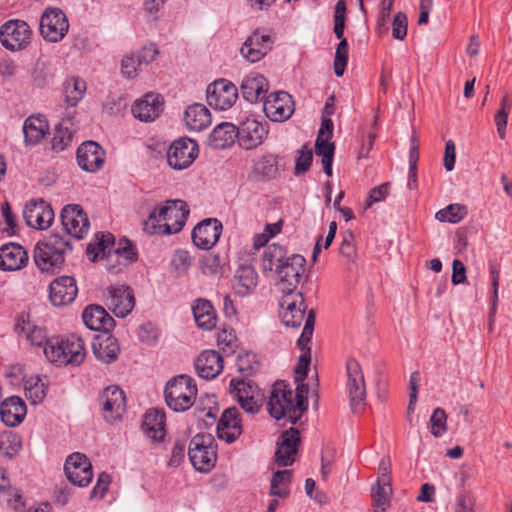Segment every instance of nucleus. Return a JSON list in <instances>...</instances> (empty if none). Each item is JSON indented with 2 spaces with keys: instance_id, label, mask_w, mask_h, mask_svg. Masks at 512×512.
Instances as JSON below:
<instances>
[{
  "instance_id": "obj_39",
  "label": "nucleus",
  "mask_w": 512,
  "mask_h": 512,
  "mask_svg": "<svg viewBox=\"0 0 512 512\" xmlns=\"http://www.w3.org/2000/svg\"><path fill=\"white\" fill-rule=\"evenodd\" d=\"M236 138V126L231 123L224 122L213 129L209 135L208 143L212 148L221 150L231 146L235 142Z\"/></svg>"
},
{
  "instance_id": "obj_54",
  "label": "nucleus",
  "mask_w": 512,
  "mask_h": 512,
  "mask_svg": "<svg viewBox=\"0 0 512 512\" xmlns=\"http://www.w3.org/2000/svg\"><path fill=\"white\" fill-rule=\"evenodd\" d=\"M236 366L242 375L251 376L258 370L259 363L255 354L246 352L237 356Z\"/></svg>"
},
{
  "instance_id": "obj_50",
  "label": "nucleus",
  "mask_w": 512,
  "mask_h": 512,
  "mask_svg": "<svg viewBox=\"0 0 512 512\" xmlns=\"http://www.w3.org/2000/svg\"><path fill=\"white\" fill-rule=\"evenodd\" d=\"M511 109V101L509 100L508 94H505L501 99L500 109L496 112L494 120L497 127V132L500 139H504L506 135V126L508 121V115Z\"/></svg>"
},
{
  "instance_id": "obj_43",
  "label": "nucleus",
  "mask_w": 512,
  "mask_h": 512,
  "mask_svg": "<svg viewBox=\"0 0 512 512\" xmlns=\"http://www.w3.org/2000/svg\"><path fill=\"white\" fill-rule=\"evenodd\" d=\"M16 331L19 334L25 336V338L33 346L42 347L43 349L47 346V343L52 339H48L46 332L43 328L32 325L30 322L25 320H18L16 324Z\"/></svg>"
},
{
  "instance_id": "obj_44",
  "label": "nucleus",
  "mask_w": 512,
  "mask_h": 512,
  "mask_svg": "<svg viewBox=\"0 0 512 512\" xmlns=\"http://www.w3.org/2000/svg\"><path fill=\"white\" fill-rule=\"evenodd\" d=\"M70 120L61 121L54 129L51 140L52 149L56 152H62L71 145L73 133L70 129Z\"/></svg>"
},
{
  "instance_id": "obj_45",
  "label": "nucleus",
  "mask_w": 512,
  "mask_h": 512,
  "mask_svg": "<svg viewBox=\"0 0 512 512\" xmlns=\"http://www.w3.org/2000/svg\"><path fill=\"white\" fill-rule=\"evenodd\" d=\"M85 91L86 83L78 77H71L64 82L63 94L70 106H76L83 98Z\"/></svg>"
},
{
  "instance_id": "obj_9",
  "label": "nucleus",
  "mask_w": 512,
  "mask_h": 512,
  "mask_svg": "<svg viewBox=\"0 0 512 512\" xmlns=\"http://www.w3.org/2000/svg\"><path fill=\"white\" fill-rule=\"evenodd\" d=\"M199 147L190 138H180L172 142L167 152V161L171 168L183 170L189 167L198 157Z\"/></svg>"
},
{
  "instance_id": "obj_16",
  "label": "nucleus",
  "mask_w": 512,
  "mask_h": 512,
  "mask_svg": "<svg viewBox=\"0 0 512 512\" xmlns=\"http://www.w3.org/2000/svg\"><path fill=\"white\" fill-rule=\"evenodd\" d=\"M61 222L67 235L77 239L84 238L90 228L87 214L77 204H69L62 209Z\"/></svg>"
},
{
  "instance_id": "obj_46",
  "label": "nucleus",
  "mask_w": 512,
  "mask_h": 512,
  "mask_svg": "<svg viewBox=\"0 0 512 512\" xmlns=\"http://www.w3.org/2000/svg\"><path fill=\"white\" fill-rule=\"evenodd\" d=\"M25 396L31 404L41 403L46 396V386L42 379L36 376H30L24 382Z\"/></svg>"
},
{
  "instance_id": "obj_27",
  "label": "nucleus",
  "mask_w": 512,
  "mask_h": 512,
  "mask_svg": "<svg viewBox=\"0 0 512 512\" xmlns=\"http://www.w3.org/2000/svg\"><path fill=\"white\" fill-rule=\"evenodd\" d=\"M77 293L76 280L71 276L57 278L49 286V297L55 306H63L73 302Z\"/></svg>"
},
{
  "instance_id": "obj_48",
  "label": "nucleus",
  "mask_w": 512,
  "mask_h": 512,
  "mask_svg": "<svg viewBox=\"0 0 512 512\" xmlns=\"http://www.w3.org/2000/svg\"><path fill=\"white\" fill-rule=\"evenodd\" d=\"M291 470H279L274 473L271 480V494L278 497H286L289 494V484L291 482Z\"/></svg>"
},
{
  "instance_id": "obj_7",
  "label": "nucleus",
  "mask_w": 512,
  "mask_h": 512,
  "mask_svg": "<svg viewBox=\"0 0 512 512\" xmlns=\"http://www.w3.org/2000/svg\"><path fill=\"white\" fill-rule=\"evenodd\" d=\"M188 456L193 467L201 472L210 471L217 460L216 446L211 434H197L189 444Z\"/></svg>"
},
{
  "instance_id": "obj_29",
  "label": "nucleus",
  "mask_w": 512,
  "mask_h": 512,
  "mask_svg": "<svg viewBox=\"0 0 512 512\" xmlns=\"http://www.w3.org/2000/svg\"><path fill=\"white\" fill-rule=\"evenodd\" d=\"M240 89L246 101L256 103L267 97L269 83L263 75L252 72L243 78Z\"/></svg>"
},
{
  "instance_id": "obj_15",
  "label": "nucleus",
  "mask_w": 512,
  "mask_h": 512,
  "mask_svg": "<svg viewBox=\"0 0 512 512\" xmlns=\"http://www.w3.org/2000/svg\"><path fill=\"white\" fill-rule=\"evenodd\" d=\"M347 370V389L349 392L350 405L354 412L363 405L366 397V386L364 375L359 362L355 359H348L346 363Z\"/></svg>"
},
{
  "instance_id": "obj_31",
  "label": "nucleus",
  "mask_w": 512,
  "mask_h": 512,
  "mask_svg": "<svg viewBox=\"0 0 512 512\" xmlns=\"http://www.w3.org/2000/svg\"><path fill=\"white\" fill-rule=\"evenodd\" d=\"M195 368L201 378L214 379L223 370V358L215 350H205L196 359Z\"/></svg>"
},
{
  "instance_id": "obj_6",
  "label": "nucleus",
  "mask_w": 512,
  "mask_h": 512,
  "mask_svg": "<svg viewBox=\"0 0 512 512\" xmlns=\"http://www.w3.org/2000/svg\"><path fill=\"white\" fill-rule=\"evenodd\" d=\"M195 380L187 375H178L168 381L165 388L167 405L175 412H184L194 403L197 396Z\"/></svg>"
},
{
  "instance_id": "obj_3",
  "label": "nucleus",
  "mask_w": 512,
  "mask_h": 512,
  "mask_svg": "<svg viewBox=\"0 0 512 512\" xmlns=\"http://www.w3.org/2000/svg\"><path fill=\"white\" fill-rule=\"evenodd\" d=\"M72 252L68 235L52 233L39 241L34 249V261L42 271H50L64 263L65 256Z\"/></svg>"
},
{
  "instance_id": "obj_18",
  "label": "nucleus",
  "mask_w": 512,
  "mask_h": 512,
  "mask_svg": "<svg viewBox=\"0 0 512 512\" xmlns=\"http://www.w3.org/2000/svg\"><path fill=\"white\" fill-rule=\"evenodd\" d=\"M68 480L80 487L87 486L93 478L92 465L85 454L75 452L68 456L64 465Z\"/></svg>"
},
{
  "instance_id": "obj_60",
  "label": "nucleus",
  "mask_w": 512,
  "mask_h": 512,
  "mask_svg": "<svg viewBox=\"0 0 512 512\" xmlns=\"http://www.w3.org/2000/svg\"><path fill=\"white\" fill-rule=\"evenodd\" d=\"M171 265L173 269L177 272L178 276L184 275L191 266V257L186 250H177L175 251Z\"/></svg>"
},
{
  "instance_id": "obj_51",
  "label": "nucleus",
  "mask_w": 512,
  "mask_h": 512,
  "mask_svg": "<svg viewBox=\"0 0 512 512\" xmlns=\"http://www.w3.org/2000/svg\"><path fill=\"white\" fill-rule=\"evenodd\" d=\"M283 292L284 295L280 302V312L293 311L306 306L304 296L301 292L295 290Z\"/></svg>"
},
{
  "instance_id": "obj_34",
  "label": "nucleus",
  "mask_w": 512,
  "mask_h": 512,
  "mask_svg": "<svg viewBox=\"0 0 512 512\" xmlns=\"http://www.w3.org/2000/svg\"><path fill=\"white\" fill-rule=\"evenodd\" d=\"M84 324L90 330L95 331H109L115 325L114 319L107 313V311L98 305H90L85 308L82 314Z\"/></svg>"
},
{
  "instance_id": "obj_41",
  "label": "nucleus",
  "mask_w": 512,
  "mask_h": 512,
  "mask_svg": "<svg viewBox=\"0 0 512 512\" xmlns=\"http://www.w3.org/2000/svg\"><path fill=\"white\" fill-rule=\"evenodd\" d=\"M49 130L47 120L43 116H30L23 125L24 139L27 144H37Z\"/></svg>"
},
{
  "instance_id": "obj_47",
  "label": "nucleus",
  "mask_w": 512,
  "mask_h": 512,
  "mask_svg": "<svg viewBox=\"0 0 512 512\" xmlns=\"http://www.w3.org/2000/svg\"><path fill=\"white\" fill-rule=\"evenodd\" d=\"M254 171L265 178H274L278 173V156L265 154L260 156L254 163Z\"/></svg>"
},
{
  "instance_id": "obj_63",
  "label": "nucleus",
  "mask_w": 512,
  "mask_h": 512,
  "mask_svg": "<svg viewBox=\"0 0 512 512\" xmlns=\"http://www.w3.org/2000/svg\"><path fill=\"white\" fill-rule=\"evenodd\" d=\"M407 16L403 12L395 14L392 22V35L397 40H403L407 35Z\"/></svg>"
},
{
  "instance_id": "obj_21",
  "label": "nucleus",
  "mask_w": 512,
  "mask_h": 512,
  "mask_svg": "<svg viewBox=\"0 0 512 512\" xmlns=\"http://www.w3.org/2000/svg\"><path fill=\"white\" fill-rule=\"evenodd\" d=\"M23 217L28 226L38 230H45L54 220V212L43 199L30 200L26 203Z\"/></svg>"
},
{
  "instance_id": "obj_19",
  "label": "nucleus",
  "mask_w": 512,
  "mask_h": 512,
  "mask_svg": "<svg viewBox=\"0 0 512 512\" xmlns=\"http://www.w3.org/2000/svg\"><path fill=\"white\" fill-rule=\"evenodd\" d=\"M107 307L117 316L126 317L135 306V297L129 286L112 285L107 288Z\"/></svg>"
},
{
  "instance_id": "obj_40",
  "label": "nucleus",
  "mask_w": 512,
  "mask_h": 512,
  "mask_svg": "<svg viewBox=\"0 0 512 512\" xmlns=\"http://www.w3.org/2000/svg\"><path fill=\"white\" fill-rule=\"evenodd\" d=\"M193 315L197 326L203 330H212L216 326L217 317L211 302L197 299L193 306Z\"/></svg>"
},
{
  "instance_id": "obj_59",
  "label": "nucleus",
  "mask_w": 512,
  "mask_h": 512,
  "mask_svg": "<svg viewBox=\"0 0 512 512\" xmlns=\"http://www.w3.org/2000/svg\"><path fill=\"white\" fill-rule=\"evenodd\" d=\"M137 336L141 342L147 345H154L159 339L160 331L156 325L147 322L139 327Z\"/></svg>"
},
{
  "instance_id": "obj_36",
  "label": "nucleus",
  "mask_w": 512,
  "mask_h": 512,
  "mask_svg": "<svg viewBox=\"0 0 512 512\" xmlns=\"http://www.w3.org/2000/svg\"><path fill=\"white\" fill-rule=\"evenodd\" d=\"M258 275L253 266L242 264L238 267L234 275L233 288L237 295L246 296L257 286Z\"/></svg>"
},
{
  "instance_id": "obj_10",
  "label": "nucleus",
  "mask_w": 512,
  "mask_h": 512,
  "mask_svg": "<svg viewBox=\"0 0 512 512\" xmlns=\"http://www.w3.org/2000/svg\"><path fill=\"white\" fill-rule=\"evenodd\" d=\"M208 104L216 110L230 109L238 98L237 87L227 79H218L206 90Z\"/></svg>"
},
{
  "instance_id": "obj_42",
  "label": "nucleus",
  "mask_w": 512,
  "mask_h": 512,
  "mask_svg": "<svg viewBox=\"0 0 512 512\" xmlns=\"http://www.w3.org/2000/svg\"><path fill=\"white\" fill-rule=\"evenodd\" d=\"M286 258H288V256L282 246L278 244L269 245L262 254L261 267L264 272L277 273Z\"/></svg>"
},
{
  "instance_id": "obj_26",
  "label": "nucleus",
  "mask_w": 512,
  "mask_h": 512,
  "mask_svg": "<svg viewBox=\"0 0 512 512\" xmlns=\"http://www.w3.org/2000/svg\"><path fill=\"white\" fill-rule=\"evenodd\" d=\"M271 48V36L256 30L243 43L240 53L248 62L255 63L261 60Z\"/></svg>"
},
{
  "instance_id": "obj_25",
  "label": "nucleus",
  "mask_w": 512,
  "mask_h": 512,
  "mask_svg": "<svg viewBox=\"0 0 512 512\" xmlns=\"http://www.w3.org/2000/svg\"><path fill=\"white\" fill-rule=\"evenodd\" d=\"M222 224L217 219H205L194 227L192 241L200 249L209 250L219 240Z\"/></svg>"
},
{
  "instance_id": "obj_14",
  "label": "nucleus",
  "mask_w": 512,
  "mask_h": 512,
  "mask_svg": "<svg viewBox=\"0 0 512 512\" xmlns=\"http://www.w3.org/2000/svg\"><path fill=\"white\" fill-rule=\"evenodd\" d=\"M306 259L299 254H292L285 259L276 273L283 291L295 290L304 277Z\"/></svg>"
},
{
  "instance_id": "obj_32",
  "label": "nucleus",
  "mask_w": 512,
  "mask_h": 512,
  "mask_svg": "<svg viewBox=\"0 0 512 512\" xmlns=\"http://www.w3.org/2000/svg\"><path fill=\"white\" fill-rule=\"evenodd\" d=\"M163 110V102L158 95L148 93L135 102L132 107L133 115L141 121H154Z\"/></svg>"
},
{
  "instance_id": "obj_2",
  "label": "nucleus",
  "mask_w": 512,
  "mask_h": 512,
  "mask_svg": "<svg viewBox=\"0 0 512 512\" xmlns=\"http://www.w3.org/2000/svg\"><path fill=\"white\" fill-rule=\"evenodd\" d=\"M88 255L93 254L92 261L98 258L105 259L106 269L111 273H119L114 264V258L121 259L119 265L127 267L131 262L136 260L137 253L133 245L127 240H120L117 247H114V237L112 234L96 235L94 243H90L87 247Z\"/></svg>"
},
{
  "instance_id": "obj_58",
  "label": "nucleus",
  "mask_w": 512,
  "mask_h": 512,
  "mask_svg": "<svg viewBox=\"0 0 512 512\" xmlns=\"http://www.w3.org/2000/svg\"><path fill=\"white\" fill-rule=\"evenodd\" d=\"M447 415L442 408H436L430 417V431L434 437H441L447 430Z\"/></svg>"
},
{
  "instance_id": "obj_62",
  "label": "nucleus",
  "mask_w": 512,
  "mask_h": 512,
  "mask_svg": "<svg viewBox=\"0 0 512 512\" xmlns=\"http://www.w3.org/2000/svg\"><path fill=\"white\" fill-rule=\"evenodd\" d=\"M299 155L295 161V169L294 173L296 175H300L305 173L311 166L313 153L310 148L304 146L301 150L298 151Z\"/></svg>"
},
{
  "instance_id": "obj_17",
  "label": "nucleus",
  "mask_w": 512,
  "mask_h": 512,
  "mask_svg": "<svg viewBox=\"0 0 512 512\" xmlns=\"http://www.w3.org/2000/svg\"><path fill=\"white\" fill-rule=\"evenodd\" d=\"M315 325V312L311 309L308 314L306 324H304V328L302 333L297 341V345L301 350V354L298 359V363L295 367V382L304 381L307 377L308 368L311 362V351L308 347L309 342L311 341L313 331Z\"/></svg>"
},
{
  "instance_id": "obj_1",
  "label": "nucleus",
  "mask_w": 512,
  "mask_h": 512,
  "mask_svg": "<svg viewBox=\"0 0 512 512\" xmlns=\"http://www.w3.org/2000/svg\"><path fill=\"white\" fill-rule=\"evenodd\" d=\"M189 216V208L183 200H167L156 206L142 223L149 235H170L180 232Z\"/></svg>"
},
{
  "instance_id": "obj_49",
  "label": "nucleus",
  "mask_w": 512,
  "mask_h": 512,
  "mask_svg": "<svg viewBox=\"0 0 512 512\" xmlns=\"http://www.w3.org/2000/svg\"><path fill=\"white\" fill-rule=\"evenodd\" d=\"M467 214V208L460 204H450L446 208L439 210L435 217L441 222L458 223Z\"/></svg>"
},
{
  "instance_id": "obj_11",
  "label": "nucleus",
  "mask_w": 512,
  "mask_h": 512,
  "mask_svg": "<svg viewBox=\"0 0 512 512\" xmlns=\"http://www.w3.org/2000/svg\"><path fill=\"white\" fill-rule=\"evenodd\" d=\"M269 133V124L254 118H247L237 128V140L240 147L252 150L263 144Z\"/></svg>"
},
{
  "instance_id": "obj_4",
  "label": "nucleus",
  "mask_w": 512,
  "mask_h": 512,
  "mask_svg": "<svg viewBox=\"0 0 512 512\" xmlns=\"http://www.w3.org/2000/svg\"><path fill=\"white\" fill-rule=\"evenodd\" d=\"M48 361L58 366H79L86 357V349L80 337L71 335L66 339H52L44 348Z\"/></svg>"
},
{
  "instance_id": "obj_33",
  "label": "nucleus",
  "mask_w": 512,
  "mask_h": 512,
  "mask_svg": "<svg viewBox=\"0 0 512 512\" xmlns=\"http://www.w3.org/2000/svg\"><path fill=\"white\" fill-rule=\"evenodd\" d=\"M92 350L99 361L110 364L117 360L120 353V345L114 336L103 334L94 339Z\"/></svg>"
},
{
  "instance_id": "obj_53",
  "label": "nucleus",
  "mask_w": 512,
  "mask_h": 512,
  "mask_svg": "<svg viewBox=\"0 0 512 512\" xmlns=\"http://www.w3.org/2000/svg\"><path fill=\"white\" fill-rule=\"evenodd\" d=\"M392 487H372V497L374 501V512H385L390 504Z\"/></svg>"
},
{
  "instance_id": "obj_56",
  "label": "nucleus",
  "mask_w": 512,
  "mask_h": 512,
  "mask_svg": "<svg viewBox=\"0 0 512 512\" xmlns=\"http://www.w3.org/2000/svg\"><path fill=\"white\" fill-rule=\"evenodd\" d=\"M21 448L20 442L16 435L6 434L0 437V454L8 459L18 454Z\"/></svg>"
},
{
  "instance_id": "obj_23",
  "label": "nucleus",
  "mask_w": 512,
  "mask_h": 512,
  "mask_svg": "<svg viewBox=\"0 0 512 512\" xmlns=\"http://www.w3.org/2000/svg\"><path fill=\"white\" fill-rule=\"evenodd\" d=\"M299 443L298 429L290 428L282 432L278 438L275 452V461L278 466H290L294 463Z\"/></svg>"
},
{
  "instance_id": "obj_13",
  "label": "nucleus",
  "mask_w": 512,
  "mask_h": 512,
  "mask_svg": "<svg viewBox=\"0 0 512 512\" xmlns=\"http://www.w3.org/2000/svg\"><path fill=\"white\" fill-rule=\"evenodd\" d=\"M295 110V104L290 94L284 91L268 95L263 103V111L273 122L288 120Z\"/></svg>"
},
{
  "instance_id": "obj_55",
  "label": "nucleus",
  "mask_w": 512,
  "mask_h": 512,
  "mask_svg": "<svg viewBox=\"0 0 512 512\" xmlns=\"http://www.w3.org/2000/svg\"><path fill=\"white\" fill-rule=\"evenodd\" d=\"M307 306L297 308L293 311L280 312L282 323L287 327L298 328L303 322L306 323L308 315H306ZM309 310L308 312H310ZM309 314V313H307Z\"/></svg>"
},
{
  "instance_id": "obj_35",
  "label": "nucleus",
  "mask_w": 512,
  "mask_h": 512,
  "mask_svg": "<svg viewBox=\"0 0 512 512\" xmlns=\"http://www.w3.org/2000/svg\"><path fill=\"white\" fill-rule=\"evenodd\" d=\"M26 412V404L18 396L8 397L0 405L1 419L10 427L20 424L23 421Z\"/></svg>"
},
{
  "instance_id": "obj_52",
  "label": "nucleus",
  "mask_w": 512,
  "mask_h": 512,
  "mask_svg": "<svg viewBox=\"0 0 512 512\" xmlns=\"http://www.w3.org/2000/svg\"><path fill=\"white\" fill-rule=\"evenodd\" d=\"M348 63V42L347 39H342L336 47L334 57V73L337 77H341L346 69Z\"/></svg>"
},
{
  "instance_id": "obj_22",
  "label": "nucleus",
  "mask_w": 512,
  "mask_h": 512,
  "mask_svg": "<svg viewBox=\"0 0 512 512\" xmlns=\"http://www.w3.org/2000/svg\"><path fill=\"white\" fill-rule=\"evenodd\" d=\"M230 392L244 411L251 414L259 411V389L252 381L232 379L230 381Z\"/></svg>"
},
{
  "instance_id": "obj_30",
  "label": "nucleus",
  "mask_w": 512,
  "mask_h": 512,
  "mask_svg": "<svg viewBox=\"0 0 512 512\" xmlns=\"http://www.w3.org/2000/svg\"><path fill=\"white\" fill-rule=\"evenodd\" d=\"M242 433V425L237 408H228L217 425V436L226 443H233Z\"/></svg>"
},
{
  "instance_id": "obj_64",
  "label": "nucleus",
  "mask_w": 512,
  "mask_h": 512,
  "mask_svg": "<svg viewBox=\"0 0 512 512\" xmlns=\"http://www.w3.org/2000/svg\"><path fill=\"white\" fill-rule=\"evenodd\" d=\"M475 499L470 492H464L456 497L454 512H475Z\"/></svg>"
},
{
  "instance_id": "obj_57",
  "label": "nucleus",
  "mask_w": 512,
  "mask_h": 512,
  "mask_svg": "<svg viewBox=\"0 0 512 512\" xmlns=\"http://www.w3.org/2000/svg\"><path fill=\"white\" fill-rule=\"evenodd\" d=\"M345 19H346V3L344 0H339L335 6L334 11V33L337 39L342 41V39H346L344 37V29H345Z\"/></svg>"
},
{
  "instance_id": "obj_12",
  "label": "nucleus",
  "mask_w": 512,
  "mask_h": 512,
  "mask_svg": "<svg viewBox=\"0 0 512 512\" xmlns=\"http://www.w3.org/2000/svg\"><path fill=\"white\" fill-rule=\"evenodd\" d=\"M69 23L59 8L46 9L40 20V33L50 42L60 41L68 32Z\"/></svg>"
},
{
  "instance_id": "obj_61",
  "label": "nucleus",
  "mask_w": 512,
  "mask_h": 512,
  "mask_svg": "<svg viewBox=\"0 0 512 512\" xmlns=\"http://www.w3.org/2000/svg\"><path fill=\"white\" fill-rule=\"evenodd\" d=\"M217 344L225 353H233L237 346V337L233 330H221L217 335Z\"/></svg>"
},
{
  "instance_id": "obj_20",
  "label": "nucleus",
  "mask_w": 512,
  "mask_h": 512,
  "mask_svg": "<svg viewBox=\"0 0 512 512\" xmlns=\"http://www.w3.org/2000/svg\"><path fill=\"white\" fill-rule=\"evenodd\" d=\"M102 412L104 419L114 423L122 419L126 411L125 393L118 386L107 387L101 396Z\"/></svg>"
},
{
  "instance_id": "obj_8",
  "label": "nucleus",
  "mask_w": 512,
  "mask_h": 512,
  "mask_svg": "<svg viewBox=\"0 0 512 512\" xmlns=\"http://www.w3.org/2000/svg\"><path fill=\"white\" fill-rule=\"evenodd\" d=\"M31 35V28L23 20H8L0 27V42L10 51L25 49L31 41Z\"/></svg>"
},
{
  "instance_id": "obj_38",
  "label": "nucleus",
  "mask_w": 512,
  "mask_h": 512,
  "mask_svg": "<svg viewBox=\"0 0 512 512\" xmlns=\"http://www.w3.org/2000/svg\"><path fill=\"white\" fill-rule=\"evenodd\" d=\"M186 127L191 131H202L211 124V114L206 106L194 103L184 113Z\"/></svg>"
},
{
  "instance_id": "obj_5",
  "label": "nucleus",
  "mask_w": 512,
  "mask_h": 512,
  "mask_svg": "<svg viewBox=\"0 0 512 512\" xmlns=\"http://www.w3.org/2000/svg\"><path fill=\"white\" fill-rule=\"evenodd\" d=\"M268 410L273 418H286L292 424L297 423L305 412V408H299V404H296L293 391L284 381H276L272 386Z\"/></svg>"
},
{
  "instance_id": "obj_28",
  "label": "nucleus",
  "mask_w": 512,
  "mask_h": 512,
  "mask_svg": "<svg viewBox=\"0 0 512 512\" xmlns=\"http://www.w3.org/2000/svg\"><path fill=\"white\" fill-rule=\"evenodd\" d=\"M29 257L23 246L17 243H7L0 247V270L18 271L28 263Z\"/></svg>"
},
{
  "instance_id": "obj_37",
  "label": "nucleus",
  "mask_w": 512,
  "mask_h": 512,
  "mask_svg": "<svg viewBox=\"0 0 512 512\" xmlns=\"http://www.w3.org/2000/svg\"><path fill=\"white\" fill-rule=\"evenodd\" d=\"M165 421L166 417L163 411L152 409L145 414L142 428L153 442H161L164 439L166 435Z\"/></svg>"
},
{
  "instance_id": "obj_24",
  "label": "nucleus",
  "mask_w": 512,
  "mask_h": 512,
  "mask_svg": "<svg viewBox=\"0 0 512 512\" xmlns=\"http://www.w3.org/2000/svg\"><path fill=\"white\" fill-rule=\"evenodd\" d=\"M76 158L81 169L97 172L104 165L105 151L97 142L86 141L78 147Z\"/></svg>"
}]
</instances>
